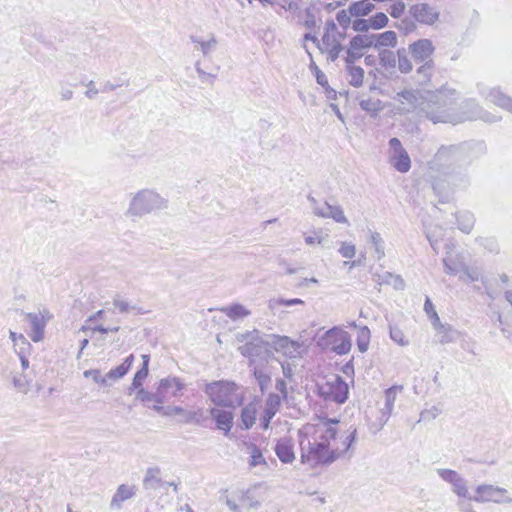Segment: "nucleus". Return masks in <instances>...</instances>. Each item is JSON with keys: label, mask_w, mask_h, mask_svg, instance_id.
<instances>
[{"label": "nucleus", "mask_w": 512, "mask_h": 512, "mask_svg": "<svg viewBox=\"0 0 512 512\" xmlns=\"http://www.w3.org/2000/svg\"><path fill=\"white\" fill-rule=\"evenodd\" d=\"M395 99L400 110L415 113L420 119L433 124L457 125L466 121L483 120L497 122L499 116L483 110L474 99L459 100V93L446 86L436 91L404 90L397 93Z\"/></svg>", "instance_id": "obj_1"}, {"label": "nucleus", "mask_w": 512, "mask_h": 512, "mask_svg": "<svg viewBox=\"0 0 512 512\" xmlns=\"http://www.w3.org/2000/svg\"><path fill=\"white\" fill-rule=\"evenodd\" d=\"M338 420H321L316 425L299 431L301 462L311 467L330 465L343 457L350 449L357 436V429L340 432Z\"/></svg>", "instance_id": "obj_2"}, {"label": "nucleus", "mask_w": 512, "mask_h": 512, "mask_svg": "<svg viewBox=\"0 0 512 512\" xmlns=\"http://www.w3.org/2000/svg\"><path fill=\"white\" fill-rule=\"evenodd\" d=\"M436 161L440 163L449 162L450 170L443 174V177L435 179L433 190L439 194L448 196L450 192L464 190L470 184L466 168L457 165L461 160V151L457 146H442L435 154Z\"/></svg>", "instance_id": "obj_3"}, {"label": "nucleus", "mask_w": 512, "mask_h": 512, "mask_svg": "<svg viewBox=\"0 0 512 512\" xmlns=\"http://www.w3.org/2000/svg\"><path fill=\"white\" fill-rule=\"evenodd\" d=\"M168 207V200L155 189L143 188L131 195L126 216L135 220Z\"/></svg>", "instance_id": "obj_4"}, {"label": "nucleus", "mask_w": 512, "mask_h": 512, "mask_svg": "<svg viewBox=\"0 0 512 512\" xmlns=\"http://www.w3.org/2000/svg\"><path fill=\"white\" fill-rule=\"evenodd\" d=\"M238 389L235 382L219 380L206 384L204 392L215 405L234 408L243 400Z\"/></svg>", "instance_id": "obj_5"}, {"label": "nucleus", "mask_w": 512, "mask_h": 512, "mask_svg": "<svg viewBox=\"0 0 512 512\" xmlns=\"http://www.w3.org/2000/svg\"><path fill=\"white\" fill-rule=\"evenodd\" d=\"M243 341L245 343L238 350L244 357L249 358V365L268 362L271 358L269 335L264 339L258 330H253L243 334Z\"/></svg>", "instance_id": "obj_6"}, {"label": "nucleus", "mask_w": 512, "mask_h": 512, "mask_svg": "<svg viewBox=\"0 0 512 512\" xmlns=\"http://www.w3.org/2000/svg\"><path fill=\"white\" fill-rule=\"evenodd\" d=\"M317 346L324 351L345 355L352 347L351 336L342 327L334 326L318 338Z\"/></svg>", "instance_id": "obj_7"}, {"label": "nucleus", "mask_w": 512, "mask_h": 512, "mask_svg": "<svg viewBox=\"0 0 512 512\" xmlns=\"http://www.w3.org/2000/svg\"><path fill=\"white\" fill-rule=\"evenodd\" d=\"M325 32L320 42L319 49L327 53L328 58L334 62L343 51L341 41L344 39V32H340L334 22L330 19L325 22Z\"/></svg>", "instance_id": "obj_8"}, {"label": "nucleus", "mask_w": 512, "mask_h": 512, "mask_svg": "<svg viewBox=\"0 0 512 512\" xmlns=\"http://www.w3.org/2000/svg\"><path fill=\"white\" fill-rule=\"evenodd\" d=\"M168 387H174L176 390L181 387V384L173 378H163L160 380L159 385L155 392H149L140 387L136 393V399L142 403L154 402L152 408L156 412L163 410L162 404L166 402V392Z\"/></svg>", "instance_id": "obj_9"}, {"label": "nucleus", "mask_w": 512, "mask_h": 512, "mask_svg": "<svg viewBox=\"0 0 512 512\" xmlns=\"http://www.w3.org/2000/svg\"><path fill=\"white\" fill-rule=\"evenodd\" d=\"M319 395L328 402L344 403L348 398V384L338 375H332L318 385Z\"/></svg>", "instance_id": "obj_10"}, {"label": "nucleus", "mask_w": 512, "mask_h": 512, "mask_svg": "<svg viewBox=\"0 0 512 512\" xmlns=\"http://www.w3.org/2000/svg\"><path fill=\"white\" fill-rule=\"evenodd\" d=\"M470 501L477 503L493 502L496 504H509L512 503V498L505 488L490 484H481L476 487L475 495L471 496Z\"/></svg>", "instance_id": "obj_11"}, {"label": "nucleus", "mask_w": 512, "mask_h": 512, "mask_svg": "<svg viewBox=\"0 0 512 512\" xmlns=\"http://www.w3.org/2000/svg\"><path fill=\"white\" fill-rule=\"evenodd\" d=\"M402 391V385H394L385 390L384 407L379 410V416L376 421L371 422L369 425V429L373 434L378 433L388 422L392 415L396 398Z\"/></svg>", "instance_id": "obj_12"}, {"label": "nucleus", "mask_w": 512, "mask_h": 512, "mask_svg": "<svg viewBox=\"0 0 512 512\" xmlns=\"http://www.w3.org/2000/svg\"><path fill=\"white\" fill-rule=\"evenodd\" d=\"M437 475L445 483L451 486V491L458 499H469L471 495L469 493L467 480L456 470L448 468L436 469Z\"/></svg>", "instance_id": "obj_13"}, {"label": "nucleus", "mask_w": 512, "mask_h": 512, "mask_svg": "<svg viewBox=\"0 0 512 512\" xmlns=\"http://www.w3.org/2000/svg\"><path fill=\"white\" fill-rule=\"evenodd\" d=\"M389 162L400 173H406L411 168L409 154L402 146L401 141L395 137L389 140Z\"/></svg>", "instance_id": "obj_14"}, {"label": "nucleus", "mask_w": 512, "mask_h": 512, "mask_svg": "<svg viewBox=\"0 0 512 512\" xmlns=\"http://www.w3.org/2000/svg\"><path fill=\"white\" fill-rule=\"evenodd\" d=\"M308 201L311 204L313 213L322 218H331L337 223L348 224V219L344 215V211L339 205H330L325 202L323 205H319L318 201L311 195H308Z\"/></svg>", "instance_id": "obj_15"}, {"label": "nucleus", "mask_w": 512, "mask_h": 512, "mask_svg": "<svg viewBox=\"0 0 512 512\" xmlns=\"http://www.w3.org/2000/svg\"><path fill=\"white\" fill-rule=\"evenodd\" d=\"M270 347L288 358H297L301 354L302 343L290 339L288 336L269 335Z\"/></svg>", "instance_id": "obj_16"}, {"label": "nucleus", "mask_w": 512, "mask_h": 512, "mask_svg": "<svg viewBox=\"0 0 512 512\" xmlns=\"http://www.w3.org/2000/svg\"><path fill=\"white\" fill-rule=\"evenodd\" d=\"M408 51L415 62L433 61L435 47L430 39H419L409 44Z\"/></svg>", "instance_id": "obj_17"}, {"label": "nucleus", "mask_w": 512, "mask_h": 512, "mask_svg": "<svg viewBox=\"0 0 512 512\" xmlns=\"http://www.w3.org/2000/svg\"><path fill=\"white\" fill-rule=\"evenodd\" d=\"M46 314L47 317L42 312L25 314L26 320L29 322L31 327V333L29 336L35 343L42 341L44 338L45 327L50 319V315L48 313Z\"/></svg>", "instance_id": "obj_18"}, {"label": "nucleus", "mask_w": 512, "mask_h": 512, "mask_svg": "<svg viewBox=\"0 0 512 512\" xmlns=\"http://www.w3.org/2000/svg\"><path fill=\"white\" fill-rule=\"evenodd\" d=\"M446 253L443 258L444 270L449 275H457L465 269L466 263L464 261V257L454 251V246L452 244L446 245Z\"/></svg>", "instance_id": "obj_19"}, {"label": "nucleus", "mask_w": 512, "mask_h": 512, "mask_svg": "<svg viewBox=\"0 0 512 512\" xmlns=\"http://www.w3.org/2000/svg\"><path fill=\"white\" fill-rule=\"evenodd\" d=\"M478 91L482 97L496 106L512 113V98L502 93L498 88H486L478 85Z\"/></svg>", "instance_id": "obj_20"}, {"label": "nucleus", "mask_w": 512, "mask_h": 512, "mask_svg": "<svg viewBox=\"0 0 512 512\" xmlns=\"http://www.w3.org/2000/svg\"><path fill=\"white\" fill-rule=\"evenodd\" d=\"M410 12L415 20L422 24L432 25L439 18V13L435 10V8L426 3L413 5L410 9Z\"/></svg>", "instance_id": "obj_21"}, {"label": "nucleus", "mask_w": 512, "mask_h": 512, "mask_svg": "<svg viewBox=\"0 0 512 512\" xmlns=\"http://www.w3.org/2000/svg\"><path fill=\"white\" fill-rule=\"evenodd\" d=\"M145 490L155 491L166 487V481L162 478V469L159 466L148 467L142 479Z\"/></svg>", "instance_id": "obj_22"}, {"label": "nucleus", "mask_w": 512, "mask_h": 512, "mask_svg": "<svg viewBox=\"0 0 512 512\" xmlns=\"http://www.w3.org/2000/svg\"><path fill=\"white\" fill-rule=\"evenodd\" d=\"M275 453L282 463H292L295 460L294 443L291 438H280L275 445Z\"/></svg>", "instance_id": "obj_23"}, {"label": "nucleus", "mask_w": 512, "mask_h": 512, "mask_svg": "<svg viewBox=\"0 0 512 512\" xmlns=\"http://www.w3.org/2000/svg\"><path fill=\"white\" fill-rule=\"evenodd\" d=\"M267 364L268 362H259L257 364L249 365L261 392H264L271 383V372Z\"/></svg>", "instance_id": "obj_24"}, {"label": "nucleus", "mask_w": 512, "mask_h": 512, "mask_svg": "<svg viewBox=\"0 0 512 512\" xmlns=\"http://www.w3.org/2000/svg\"><path fill=\"white\" fill-rule=\"evenodd\" d=\"M137 487L135 485L121 484L118 486L112 497L110 506L112 509L121 508L122 503L133 498L136 495Z\"/></svg>", "instance_id": "obj_25"}, {"label": "nucleus", "mask_w": 512, "mask_h": 512, "mask_svg": "<svg viewBox=\"0 0 512 512\" xmlns=\"http://www.w3.org/2000/svg\"><path fill=\"white\" fill-rule=\"evenodd\" d=\"M238 500L243 507L256 509L260 506L262 497L259 494L258 487L253 486L240 492Z\"/></svg>", "instance_id": "obj_26"}, {"label": "nucleus", "mask_w": 512, "mask_h": 512, "mask_svg": "<svg viewBox=\"0 0 512 512\" xmlns=\"http://www.w3.org/2000/svg\"><path fill=\"white\" fill-rule=\"evenodd\" d=\"M211 417L216 421L219 430L229 433L233 425V414L230 411L220 410L217 408L210 409Z\"/></svg>", "instance_id": "obj_27"}, {"label": "nucleus", "mask_w": 512, "mask_h": 512, "mask_svg": "<svg viewBox=\"0 0 512 512\" xmlns=\"http://www.w3.org/2000/svg\"><path fill=\"white\" fill-rule=\"evenodd\" d=\"M190 40L196 46L195 48L199 50L204 57L209 56L213 51H215L218 41L214 35H210L208 39H203L196 35H191Z\"/></svg>", "instance_id": "obj_28"}, {"label": "nucleus", "mask_w": 512, "mask_h": 512, "mask_svg": "<svg viewBox=\"0 0 512 512\" xmlns=\"http://www.w3.org/2000/svg\"><path fill=\"white\" fill-rule=\"evenodd\" d=\"M247 449L249 453L248 464L250 468L261 466L262 468L266 469L268 467L267 461L264 458L261 449L256 444L250 443L247 446Z\"/></svg>", "instance_id": "obj_29"}, {"label": "nucleus", "mask_w": 512, "mask_h": 512, "mask_svg": "<svg viewBox=\"0 0 512 512\" xmlns=\"http://www.w3.org/2000/svg\"><path fill=\"white\" fill-rule=\"evenodd\" d=\"M438 341L441 344L455 342L459 338V332L447 324H442L435 328Z\"/></svg>", "instance_id": "obj_30"}, {"label": "nucleus", "mask_w": 512, "mask_h": 512, "mask_svg": "<svg viewBox=\"0 0 512 512\" xmlns=\"http://www.w3.org/2000/svg\"><path fill=\"white\" fill-rule=\"evenodd\" d=\"M374 48L395 47L397 44V35L394 31H385L379 34H373Z\"/></svg>", "instance_id": "obj_31"}, {"label": "nucleus", "mask_w": 512, "mask_h": 512, "mask_svg": "<svg viewBox=\"0 0 512 512\" xmlns=\"http://www.w3.org/2000/svg\"><path fill=\"white\" fill-rule=\"evenodd\" d=\"M134 361V356L131 354L125 360L122 364L117 366L116 368L111 369L105 376L108 380L116 381L124 377L127 372L130 370L132 364Z\"/></svg>", "instance_id": "obj_32"}, {"label": "nucleus", "mask_w": 512, "mask_h": 512, "mask_svg": "<svg viewBox=\"0 0 512 512\" xmlns=\"http://www.w3.org/2000/svg\"><path fill=\"white\" fill-rule=\"evenodd\" d=\"M257 406L254 403H249L243 407L241 411V427L250 429L256 421Z\"/></svg>", "instance_id": "obj_33"}, {"label": "nucleus", "mask_w": 512, "mask_h": 512, "mask_svg": "<svg viewBox=\"0 0 512 512\" xmlns=\"http://www.w3.org/2000/svg\"><path fill=\"white\" fill-rule=\"evenodd\" d=\"M221 311L234 321L248 317L251 314V311L241 304H232L222 308Z\"/></svg>", "instance_id": "obj_34"}, {"label": "nucleus", "mask_w": 512, "mask_h": 512, "mask_svg": "<svg viewBox=\"0 0 512 512\" xmlns=\"http://www.w3.org/2000/svg\"><path fill=\"white\" fill-rule=\"evenodd\" d=\"M350 44L358 51L371 47L374 48V36L373 34H358L351 39Z\"/></svg>", "instance_id": "obj_35"}, {"label": "nucleus", "mask_w": 512, "mask_h": 512, "mask_svg": "<svg viewBox=\"0 0 512 512\" xmlns=\"http://www.w3.org/2000/svg\"><path fill=\"white\" fill-rule=\"evenodd\" d=\"M422 65L416 70L417 81L419 84H426L430 81L434 72V61L421 62Z\"/></svg>", "instance_id": "obj_36"}, {"label": "nucleus", "mask_w": 512, "mask_h": 512, "mask_svg": "<svg viewBox=\"0 0 512 512\" xmlns=\"http://www.w3.org/2000/svg\"><path fill=\"white\" fill-rule=\"evenodd\" d=\"M350 14L355 17L368 15L373 9L374 5L369 0H361L349 5Z\"/></svg>", "instance_id": "obj_37"}, {"label": "nucleus", "mask_w": 512, "mask_h": 512, "mask_svg": "<svg viewBox=\"0 0 512 512\" xmlns=\"http://www.w3.org/2000/svg\"><path fill=\"white\" fill-rule=\"evenodd\" d=\"M397 54H395L393 51L388 49H383L379 53V63L382 68L386 70H391L396 67L397 60H396Z\"/></svg>", "instance_id": "obj_38"}, {"label": "nucleus", "mask_w": 512, "mask_h": 512, "mask_svg": "<svg viewBox=\"0 0 512 512\" xmlns=\"http://www.w3.org/2000/svg\"><path fill=\"white\" fill-rule=\"evenodd\" d=\"M457 221H458V227L459 229L464 232V233H470L473 226H474V223H475V218L473 216L472 213L470 212H460L458 215H457Z\"/></svg>", "instance_id": "obj_39"}, {"label": "nucleus", "mask_w": 512, "mask_h": 512, "mask_svg": "<svg viewBox=\"0 0 512 512\" xmlns=\"http://www.w3.org/2000/svg\"><path fill=\"white\" fill-rule=\"evenodd\" d=\"M370 337H371L370 330L367 326L359 327L356 342H357L358 350L361 353H364L368 350L369 343H370Z\"/></svg>", "instance_id": "obj_40"}, {"label": "nucleus", "mask_w": 512, "mask_h": 512, "mask_svg": "<svg viewBox=\"0 0 512 512\" xmlns=\"http://www.w3.org/2000/svg\"><path fill=\"white\" fill-rule=\"evenodd\" d=\"M347 72L349 76V83L354 87H359L363 83L364 70L359 66L348 65Z\"/></svg>", "instance_id": "obj_41"}, {"label": "nucleus", "mask_w": 512, "mask_h": 512, "mask_svg": "<svg viewBox=\"0 0 512 512\" xmlns=\"http://www.w3.org/2000/svg\"><path fill=\"white\" fill-rule=\"evenodd\" d=\"M396 60L398 63V69L401 73L407 74L412 71V62L409 59L407 51L404 48L397 50Z\"/></svg>", "instance_id": "obj_42"}, {"label": "nucleus", "mask_w": 512, "mask_h": 512, "mask_svg": "<svg viewBox=\"0 0 512 512\" xmlns=\"http://www.w3.org/2000/svg\"><path fill=\"white\" fill-rule=\"evenodd\" d=\"M359 106L362 110L376 115L382 109V103L379 99L364 98L359 101Z\"/></svg>", "instance_id": "obj_43"}, {"label": "nucleus", "mask_w": 512, "mask_h": 512, "mask_svg": "<svg viewBox=\"0 0 512 512\" xmlns=\"http://www.w3.org/2000/svg\"><path fill=\"white\" fill-rule=\"evenodd\" d=\"M304 301L299 298L294 299H284L281 297L272 298L268 301V308L272 311L277 310L280 306H293V305H303Z\"/></svg>", "instance_id": "obj_44"}, {"label": "nucleus", "mask_w": 512, "mask_h": 512, "mask_svg": "<svg viewBox=\"0 0 512 512\" xmlns=\"http://www.w3.org/2000/svg\"><path fill=\"white\" fill-rule=\"evenodd\" d=\"M369 235H370L369 239L375 249L377 259L380 260L385 256L384 240L382 239L380 233H378L376 231L369 230Z\"/></svg>", "instance_id": "obj_45"}, {"label": "nucleus", "mask_w": 512, "mask_h": 512, "mask_svg": "<svg viewBox=\"0 0 512 512\" xmlns=\"http://www.w3.org/2000/svg\"><path fill=\"white\" fill-rule=\"evenodd\" d=\"M149 369L146 367H141L134 375L131 386L128 389L129 394L132 393L135 389H139L142 387L144 380L148 376Z\"/></svg>", "instance_id": "obj_46"}, {"label": "nucleus", "mask_w": 512, "mask_h": 512, "mask_svg": "<svg viewBox=\"0 0 512 512\" xmlns=\"http://www.w3.org/2000/svg\"><path fill=\"white\" fill-rule=\"evenodd\" d=\"M480 276H481V274L477 268L468 267L466 265L465 269H463L460 272L459 278H460V280L465 281V282H475L480 279Z\"/></svg>", "instance_id": "obj_47"}, {"label": "nucleus", "mask_w": 512, "mask_h": 512, "mask_svg": "<svg viewBox=\"0 0 512 512\" xmlns=\"http://www.w3.org/2000/svg\"><path fill=\"white\" fill-rule=\"evenodd\" d=\"M13 348L17 355L31 354L32 351V345L24 335L18 337V341L13 345Z\"/></svg>", "instance_id": "obj_48"}, {"label": "nucleus", "mask_w": 512, "mask_h": 512, "mask_svg": "<svg viewBox=\"0 0 512 512\" xmlns=\"http://www.w3.org/2000/svg\"><path fill=\"white\" fill-rule=\"evenodd\" d=\"M370 27L373 29H381L388 23V17L386 14L379 12L369 18Z\"/></svg>", "instance_id": "obj_49"}, {"label": "nucleus", "mask_w": 512, "mask_h": 512, "mask_svg": "<svg viewBox=\"0 0 512 512\" xmlns=\"http://www.w3.org/2000/svg\"><path fill=\"white\" fill-rule=\"evenodd\" d=\"M390 338L400 346H406L409 343L403 331L395 326H390Z\"/></svg>", "instance_id": "obj_50"}, {"label": "nucleus", "mask_w": 512, "mask_h": 512, "mask_svg": "<svg viewBox=\"0 0 512 512\" xmlns=\"http://www.w3.org/2000/svg\"><path fill=\"white\" fill-rule=\"evenodd\" d=\"M281 405V397L278 394L271 393L269 394L266 403H265V409L277 413L279 410V407Z\"/></svg>", "instance_id": "obj_51"}, {"label": "nucleus", "mask_w": 512, "mask_h": 512, "mask_svg": "<svg viewBox=\"0 0 512 512\" xmlns=\"http://www.w3.org/2000/svg\"><path fill=\"white\" fill-rule=\"evenodd\" d=\"M338 252L341 254L342 257L351 259L356 254V247L354 244L350 242L343 241L340 244Z\"/></svg>", "instance_id": "obj_52"}, {"label": "nucleus", "mask_w": 512, "mask_h": 512, "mask_svg": "<svg viewBox=\"0 0 512 512\" xmlns=\"http://www.w3.org/2000/svg\"><path fill=\"white\" fill-rule=\"evenodd\" d=\"M83 375L85 378H92L93 381L98 384H101L104 386L108 385L107 377L106 376L102 377L100 370H98V369L85 370Z\"/></svg>", "instance_id": "obj_53"}, {"label": "nucleus", "mask_w": 512, "mask_h": 512, "mask_svg": "<svg viewBox=\"0 0 512 512\" xmlns=\"http://www.w3.org/2000/svg\"><path fill=\"white\" fill-rule=\"evenodd\" d=\"M324 237L322 231H313L311 234H305L304 241L307 245L312 246L315 244L321 245L323 243Z\"/></svg>", "instance_id": "obj_54"}, {"label": "nucleus", "mask_w": 512, "mask_h": 512, "mask_svg": "<svg viewBox=\"0 0 512 512\" xmlns=\"http://www.w3.org/2000/svg\"><path fill=\"white\" fill-rule=\"evenodd\" d=\"M351 17H353V15L350 14L349 8L347 10L346 9L340 10L339 12H337V15H336V19H337L338 23L344 29H346L349 26V24L351 23Z\"/></svg>", "instance_id": "obj_55"}, {"label": "nucleus", "mask_w": 512, "mask_h": 512, "mask_svg": "<svg viewBox=\"0 0 512 512\" xmlns=\"http://www.w3.org/2000/svg\"><path fill=\"white\" fill-rule=\"evenodd\" d=\"M13 385L19 392L24 394H26L29 390V384L27 379L21 375L13 377Z\"/></svg>", "instance_id": "obj_56"}, {"label": "nucleus", "mask_w": 512, "mask_h": 512, "mask_svg": "<svg viewBox=\"0 0 512 512\" xmlns=\"http://www.w3.org/2000/svg\"><path fill=\"white\" fill-rule=\"evenodd\" d=\"M361 57H362L361 51H358L357 49H354L350 45L349 48L346 50L345 62L347 63V66L348 65H352L355 62V60H357V59H359Z\"/></svg>", "instance_id": "obj_57"}, {"label": "nucleus", "mask_w": 512, "mask_h": 512, "mask_svg": "<svg viewBox=\"0 0 512 512\" xmlns=\"http://www.w3.org/2000/svg\"><path fill=\"white\" fill-rule=\"evenodd\" d=\"M195 70L199 76V78L202 80V81H209L211 84L214 82L216 76L213 75V74H210V73H207L205 72L202 68H201V65H200V62L197 61L195 63Z\"/></svg>", "instance_id": "obj_58"}, {"label": "nucleus", "mask_w": 512, "mask_h": 512, "mask_svg": "<svg viewBox=\"0 0 512 512\" xmlns=\"http://www.w3.org/2000/svg\"><path fill=\"white\" fill-rule=\"evenodd\" d=\"M274 416L275 413L264 408V411L260 417V426L262 429L267 430L269 428L270 422Z\"/></svg>", "instance_id": "obj_59"}, {"label": "nucleus", "mask_w": 512, "mask_h": 512, "mask_svg": "<svg viewBox=\"0 0 512 512\" xmlns=\"http://www.w3.org/2000/svg\"><path fill=\"white\" fill-rule=\"evenodd\" d=\"M184 419L183 422L185 423H191V422H199L201 411H186L181 414Z\"/></svg>", "instance_id": "obj_60"}, {"label": "nucleus", "mask_w": 512, "mask_h": 512, "mask_svg": "<svg viewBox=\"0 0 512 512\" xmlns=\"http://www.w3.org/2000/svg\"><path fill=\"white\" fill-rule=\"evenodd\" d=\"M442 410L437 406H432L429 409L424 410L421 413V417L423 419H435L437 416L441 414Z\"/></svg>", "instance_id": "obj_61"}, {"label": "nucleus", "mask_w": 512, "mask_h": 512, "mask_svg": "<svg viewBox=\"0 0 512 512\" xmlns=\"http://www.w3.org/2000/svg\"><path fill=\"white\" fill-rule=\"evenodd\" d=\"M353 29L358 32L367 31L370 27L369 19H356L352 25Z\"/></svg>", "instance_id": "obj_62"}, {"label": "nucleus", "mask_w": 512, "mask_h": 512, "mask_svg": "<svg viewBox=\"0 0 512 512\" xmlns=\"http://www.w3.org/2000/svg\"><path fill=\"white\" fill-rule=\"evenodd\" d=\"M457 508L460 512H477L469 499H458Z\"/></svg>", "instance_id": "obj_63"}, {"label": "nucleus", "mask_w": 512, "mask_h": 512, "mask_svg": "<svg viewBox=\"0 0 512 512\" xmlns=\"http://www.w3.org/2000/svg\"><path fill=\"white\" fill-rule=\"evenodd\" d=\"M87 90L85 91V96L88 98V99H94L98 93H99V89L96 88V84L93 80H90L87 84Z\"/></svg>", "instance_id": "obj_64"}]
</instances>
